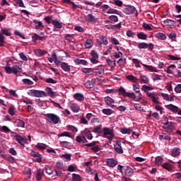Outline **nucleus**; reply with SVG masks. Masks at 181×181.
Here are the masks:
<instances>
[{"mask_svg":"<svg viewBox=\"0 0 181 181\" xmlns=\"http://www.w3.org/2000/svg\"><path fill=\"white\" fill-rule=\"evenodd\" d=\"M4 70L7 74H15L16 76L18 73H22V66L19 63H16L12 67L5 66Z\"/></svg>","mask_w":181,"mask_h":181,"instance_id":"1","label":"nucleus"},{"mask_svg":"<svg viewBox=\"0 0 181 181\" xmlns=\"http://www.w3.org/2000/svg\"><path fill=\"white\" fill-rule=\"evenodd\" d=\"M45 117L48 122H52V124H54V125H57V124L60 122V117L57 116V115L47 113L45 115Z\"/></svg>","mask_w":181,"mask_h":181,"instance_id":"2","label":"nucleus"},{"mask_svg":"<svg viewBox=\"0 0 181 181\" xmlns=\"http://www.w3.org/2000/svg\"><path fill=\"white\" fill-rule=\"evenodd\" d=\"M118 93H119V95H123V97H128L129 98H131L132 100H135L136 98V95H135L134 93L127 92L125 90V88L122 86H121L118 89Z\"/></svg>","mask_w":181,"mask_h":181,"instance_id":"3","label":"nucleus"},{"mask_svg":"<svg viewBox=\"0 0 181 181\" xmlns=\"http://www.w3.org/2000/svg\"><path fill=\"white\" fill-rule=\"evenodd\" d=\"M28 95H30V97H37V98H40L42 97H46L47 94L46 92L43 90H30V92L28 93Z\"/></svg>","mask_w":181,"mask_h":181,"instance_id":"4","label":"nucleus"},{"mask_svg":"<svg viewBox=\"0 0 181 181\" xmlns=\"http://www.w3.org/2000/svg\"><path fill=\"white\" fill-rule=\"evenodd\" d=\"M103 136L112 141V138H114V131L110 128L105 127L103 129Z\"/></svg>","mask_w":181,"mask_h":181,"instance_id":"5","label":"nucleus"},{"mask_svg":"<svg viewBox=\"0 0 181 181\" xmlns=\"http://www.w3.org/2000/svg\"><path fill=\"white\" fill-rule=\"evenodd\" d=\"M147 97L153 103V104H159V97H158V94L155 93H147Z\"/></svg>","mask_w":181,"mask_h":181,"instance_id":"6","label":"nucleus"},{"mask_svg":"<svg viewBox=\"0 0 181 181\" xmlns=\"http://www.w3.org/2000/svg\"><path fill=\"white\" fill-rule=\"evenodd\" d=\"M96 76H104L105 73V68L103 65H99L93 68Z\"/></svg>","mask_w":181,"mask_h":181,"instance_id":"7","label":"nucleus"},{"mask_svg":"<svg viewBox=\"0 0 181 181\" xmlns=\"http://www.w3.org/2000/svg\"><path fill=\"white\" fill-rule=\"evenodd\" d=\"M14 138L22 146H25V144H28V139L23 138L17 134H16Z\"/></svg>","mask_w":181,"mask_h":181,"instance_id":"8","label":"nucleus"},{"mask_svg":"<svg viewBox=\"0 0 181 181\" xmlns=\"http://www.w3.org/2000/svg\"><path fill=\"white\" fill-rule=\"evenodd\" d=\"M123 12L126 15H132V13H135V12H136V8H135L134 6H127L123 9Z\"/></svg>","mask_w":181,"mask_h":181,"instance_id":"9","label":"nucleus"},{"mask_svg":"<svg viewBox=\"0 0 181 181\" xmlns=\"http://www.w3.org/2000/svg\"><path fill=\"white\" fill-rule=\"evenodd\" d=\"M100 40H97V43L99 46H101V45H104V46H107L108 45V40H107V37L104 35H100L99 37Z\"/></svg>","mask_w":181,"mask_h":181,"instance_id":"10","label":"nucleus"},{"mask_svg":"<svg viewBox=\"0 0 181 181\" xmlns=\"http://www.w3.org/2000/svg\"><path fill=\"white\" fill-rule=\"evenodd\" d=\"M125 176L131 177L134 176V169L128 165L124 166Z\"/></svg>","mask_w":181,"mask_h":181,"instance_id":"11","label":"nucleus"},{"mask_svg":"<svg viewBox=\"0 0 181 181\" xmlns=\"http://www.w3.org/2000/svg\"><path fill=\"white\" fill-rule=\"evenodd\" d=\"M30 156H33V158H37L35 161L38 162V163L42 162V155H40L39 152H35V151L31 150Z\"/></svg>","mask_w":181,"mask_h":181,"instance_id":"12","label":"nucleus"},{"mask_svg":"<svg viewBox=\"0 0 181 181\" xmlns=\"http://www.w3.org/2000/svg\"><path fill=\"white\" fill-rule=\"evenodd\" d=\"M106 163L109 168H115L118 165V161L114 158H107Z\"/></svg>","mask_w":181,"mask_h":181,"instance_id":"13","label":"nucleus"},{"mask_svg":"<svg viewBox=\"0 0 181 181\" xmlns=\"http://www.w3.org/2000/svg\"><path fill=\"white\" fill-rule=\"evenodd\" d=\"M52 25H54V32H57V30H59L58 29H62V28H63L62 23L57 20H53Z\"/></svg>","mask_w":181,"mask_h":181,"instance_id":"14","label":"nucleus"},{"mask_svg":"<svg viewBox=\"0 0 181 181\" xmlns=\"http://www.w3.org/2000/svg\"><path fill=\"white\" fill-rule=\"evenodd\" d=\"M175 125L176 124L173 122H168L166 126H163V128L165 129V132H168L170 131H173V128H175Z\"/></svg>","mask_w":181,"mask_h":181,"instance_id":"15","label":"nucleus"},{"mask_svg":"<svg viewBox=\"0 0 181 181\" xmlns=\"http://www.w3.org/2000/svg\"><path fill=\"white\" fill-rule=\"evenodd\" d=\"M105 104H107V105H108V107H110V108H114V107H115V105H114L115 103L114 101V99L111 98L109 96H107L106 98H105Z\"/></svg>","mask_w":181,"mask_h":181,"instance_id":"16","label":"nucleus"},{"mask_svg":"<svg viewBox=\"0 0 181 181\" xmlns=\"http://www.w3.org/2000/svg\"><path fill=\"white\" fill-rule=\"evenodd\" d=\"M115 151L117 153L122 155L124 153V150H122V146H121V142L117 141L116 144H115Z\"/></svg>","mask_w":181,"mask_h":181,"instance_id":"17","label":"nucleus"},{"mask_svg":"<svg viewBox=\"0 0 181 181\" xmlns=\"http://www.w3.org/2000/svg\"><path fill=\"white\" fill-rule=\"evenodd\" d=\"M62 2H64V4H67L68 5L71 6L72 9H74V11L75 9L80 8V6L76 4V3L71 1V0H62Z\"/></svg>","mask_w":181,"mask_h":181,"instance_id":"18","label":"nucleus"},{"mask_svg":"<svg viewBox=\"0 0 181 181\" xmlns=\"http://www.w3.org/2000/svg\"><path fill=\"white\" fill-rule=\"evenodd\" d=\"M180 156V148L177 147H175L174 148H173L171 151V156H173V158H176L177 156Z\"/></svg>","mask_w":181,"mask_h":181,"instance_id":"19","label":"nucleus"},{"mask_svg":"<svg viewBox=\"0 0 181 181\" xmlns=\"http://www.w3.org/2000/svg\"><path fill=\"white\" fill-rule=\"evenodd\" d=\"M81 71L87 74V76H93L94 74V70L91 68H83L81 69Z\"/></svg>","mask_w":181,"mask_h":181,"instance_id":"20","label":"nucleus"},{"mask_svg":"<svg viewBox=\"0 0 181 181\" xmlns=\"http://www.w3.org/2000/svg\"><path fill=\"white\" fill-rule=\"evenodd\" d=\"M61 69H62V70H64V71H66V73L70 72V65H69L66 62L61 63Z\"/></svg>","mask_w":181,"mask_h":181,"instance_id":"21","label":"nucleus"},{"mask_svg":"<svg viewBox=\"0 0 181 181\" xmlns=\"http://www.w3.org/2000/svg\"><path fill=\"white\" fill-rule=\"evenodd\" d=\"M166 108H168V110H170V111H172V112H177L179 111V107L173 104L168 105L166 106Z\"/></svg>","mask_w":181,"mask_h":181,"instance_id":"22","label":"nucleus"},{"mask_svg":"<svg viewBox=\"0 0 181 181\" xmlns=\"http://www.w3.org/2000/svg\"><path fill=\"white\" fill-rule=\"evenodd\" d=\"M35 26V29H40L41 28H45V25H43V23H42V21H39L36 19L33 21Z\"/></svg>","mask_w":181,"mask_h":181,"instance_id":"23","label":"nucleus"},{"mask_svg":"<svg viewBox=\"0 0 181 181\" xmlns=\"http://www.w3.org/2000/svg\"><path fill=\"white\" fill-rule=\"evenodd\" d=\"M164 25H165V26H169L170 28L172 26H175V25H176V23L175 22V21L173 20H170V19H166L163 21Z\"/></svg>","mask_w":181,"mask_h":181,"instance_id":"24","label":"nucleus"},{"mask_svg":"<svg viewBox=\"0 0 181 181\" xmlns=\"http://www.w3.org/2000/svg\"><path fill=\"white\" fill-rule=\"evenodd\" d=\"M127 80H129V81H131V83H136L139 81V79L134 76V75H128L126 76Z\"/></svg>","mask_w":181,"mask_h":181,"instance_id":"25","label":"nucleus"},{"mask_svg":"<svg viewBox=\"0 0 181 181\" xmlns=\"http://www.w3.org/2000/svg\"><path fill=\"white\" fill-rule=\"evenodd\" d=\"M1 156L3 158V159L8 160V162H10L11 163H13V162H15V158L11 156H6L5 154H1Z\"/></svg>","mask_w":181,"mask_h":181,"instance_id":"26","label":"nucleus"},{"mask_svg":"<svg viewBox=\"0 0 181 181\" xmlns=\"http://www.w3.org/2000/svg\"><path fill=\"white\" fill-rule=\"evenodd\" d=\"M142 66L144 67H145V69H146L147 70H148V71H151V72H154V73H158V70H156V69L152 66H149V65H146L145 64H142Z\"/></svg>","mask_w":181,"mask_h":181,"instance_id":"27","label":"nucleus"},{"mask_svg":"<svg viewBox=\"0 0 181 181\" xmlns=\"http://www.w3.org/2000/svg\"><path fill=\"white\" fill-rule=\"evenodd\" d=\"M70 108L72 112H78L80 111V106L77 105V103H73L71 106Z\"/></svg>","mask_w":181,"mask_h":181,"instance_id":"28","label":"nucleus"},{"mask_svg":"<svg viewBox=\"0 0 181 181\" xmlns=\"http://www.w3.org/2000/svg\"><path fill=\"white\" fill-rule=\"evenodd\" d=\"M74 100H77V101H84V95L81 93H76L74 95Z\"/></svg>","mask_w":181,"mask_h":181,"instance_id":"29","label":"nucleus"},{"mask_svg":"<svg viewBox=\"0 0 181 181\" xmlns=\"http://www.w3.org/2000/svg\"><path fill=\"white\" fill-rule=\"evenodd\" d=\"M23 174L26 176L27 179H30V176H32V170L30 168H26L23 171Z\"/></svg>","mask_w":181,"mask_h":181,"instance_id":"30","label":"nucleus"},{"mask_svg":"<svg viewBox=\"0 0 181 181\" xmlns=\"http://www.w3.org/2000/svg\"><path fill=\"white\" fill-rule=\"evenodd\" d=\"M76 142L78 144L83 142V144H86L87 142V139H86V136H77L76 138Z\"/></svg>","mask_w":181,"mask_h":181,"instance_id":"31","label":"nucleus"},{"mask_svg":"<svg viewBox=\"0 0 181 181\" xmlns=\"http://www.w3.org/2000/svg\"><path fill=\"white\" fill-rule=\"evenodd\" d=\"M74 62L76 63V64H82V66H87V61H86L85 59H74Z\"/></svg>","mask_w":181,"mask_h":181,"instance_id":"32","label":"nucleus"},{"mask_svg":"<svg viewBox=\"0 0 181 181\" xmlns=\"http://www.w3.org/2000/svg\"><path fill=\"white\" fill-rule=\"evenodd\" d=\"M107 13L108 14L115 13L116 15H120V16L122 15V12L114 8H109L107 11Z\"/></svg>","mask_w":181,"mask_h":181,"instance_id":"33","label":"nucleus"},{"mask_svg":"<svg viewBox=\"0 0 181 181\" xmlns=\"http://www.w3.org/2000/svg\"><path fill=\"white\" fill-rule=\"evenodd\" d=\"M140 81L144 84H149V78L145 75H141L139 76Z\"/></svg>","mask_w":181,"mask_h":181,"instance_id":"34","label":"nucleus"},{"mask_svg":"<svg viewBox=\"0 0 181 181\" xmlns=\"http://www.w3.org/2000/svg\"><path fill=\"white\" fill-rule=\"evenodd\" d=\"M44 39H45L44 37H41L36 33H34L33 35L32 36V40H33V42H36L37 40L42 41Z\"/></svg>","mask_w":181,"mask_h":181,"instance_id":"35","label":"nucleus"},{"mask_svg":"<svg viewBox=\"0 0 181 181\" xmlns=\"http://www.w3.org/2000/svg\"><path fill=\"white\" fill-rule=\"evenodd\" d=\"M157 39H159L160 40H165L166 35L163 33H158L155 35Z\"/></svg>","mask_w":181,"mask_h":181,"instance_id":"36","label":"nucleus"},{"mask_svg":"<svg viewBox=\"0 0 181 181\" xmlns=\"http://www.w3.org/2000/svg\"><path fill=\"white\" fill-rule=\"evenodd\" d=\"M94 84H95V81L94 80L88 81L85 83V86L88 88H93V87H94Z\"/></svg>","mask_w":181,"mask_h":181,"instance_id":"37","label":"nucleus"},{"mask_svg":"<svg viewBox=\"0 0 181 181\" xmlns=\"http://www.w3.org/2000/svg\"><path fill=\"white\" fill-rule=\"evenodd\" d=\"M84 46L86 49H90V47H93V40L90 39L86 40V41L84 42Z\"/></svg>","mask_w":181,"mask_h":181,"instance_id":"38","label":"nucleus"},{"mask_svg":"<svg viewBox=\"0 0 181 181\" xmlns=\"http://www.w3.org/2000/svg\"><path fill=\"white\" fill-rule=\"evenodd\" d=\"M0 33H1V35H2L3 36H4V35L5 36H11V31L9 30V29H5V28L1 29V30H0Z\"/></svg>","mask_w":181,"mask_h":181,"instance_id":"39","label":"nucleus"},{"mask_svg":"<svg viewBox=\"0 0 181 181\" xmlns=\"http://www.w3.org/2000/svg\"><path fill=\"white\" fill-rule=\"evenodd\" d=\"M142 91H144V93H151V92H149L152 90H153V88L151 87V86H148L146 85H143L142 86V88H141Z\"/></svg>","mask_w":181,"mask_h":181,"instance_id":"40","label":"nucleus"},{"mask_svg":"<svg viewBox=\"0 0 181 181\" xmlns=\"http://www.w3.org/2000/svg\"><path fill=\"white\" fill-rule=\"evenodd\" d=\"M47 144H45L43 143H38L37 144V145L35 146V147L37 148V149H41V151H44V149H46L47 148Z\"/></svg>","mask_w":181,"mask_h":181,"instance_id":"41","label":"nucleus"},{"mask_svg":"<svg viewBox=\"0 0 181 181\" xmlns=\"http://www.w3.org/2000/svg\"><path fill=\"white\" fill-rule=\"evenodd\" d=\"M0 132H4V134H9V132H11V129L6 126H0Z\"/></svg>","mask_w":181,"mask_h":181,"instance_id":"42","label":"nucleus"},{"mask_svg":"<svg viewBox=\"0 0 181 181\" xmlns=\"http://www.w3.org/2000/svg\"><path fill=\"white\" fill-rule=\"evenodd\" d=\"M120 132H121V134H123L124 135H125L127 134L129 135L131 134V132H132V129H127V128H122L120 129Z\"/></svg>","mask_w":181,"mask_h":181,"instance_id":"43","label":"nucleus"},{"mask_svg":"<svg viewBox=\"0 0 181 181\" xmlns=\"http://www.w3.org/2000/svg\"><path fill=\"white\" fill-rule=\"evenodd\" d=\"M34 52L36 56H44V54H46V53H47V52L43 51L42 49H35Z\"/></svg>","mask_w":181,"mask_h":181,"instance_id":"44","label":"nucleus"},{"mask_svg":"<svg viewBox=\"0 0 181 181\" xmlns=\"http://www.w3.org/2000/svg\"><path fill=\"white\" fill-rule=\"evenodd\" d=\"M110 42L112 43V45H115V46H117V45H119V41L113 37H111L109 38Z\"/></svg>","mask_w":181,"mask_h":181,"instance_id":"45","label":"nucleus"},{"mask_svg":"<svg viewBox=\"0 0 181 181\" xmlns=\"http://www.w3.org/2000/svg\"><path fill=\"white\" fill-rule=\"evenodd\" d=\"M106 62H107L108 66H110V67L111 69H114V67H115V65H116L115 60L112 61V60L108 59L106 60Z\"/></svg>","mask_w":181,"mask_h":181,"instance_id":"46","label":"nucleus"},{"mask_svg":"<svg viewBox=\"0 0 181 181\" xmlns=\"http://www.w3.org/2000/svg\"><path fill=\"white\" fill-rule=\"evenodd\" d=\"M43 176V171H41L40 169L37 170L36 174V180L40 181L42 180V177Z\"/></svg>","mask_w":181,"mask_h":181,"instance_id":"47","label":"nucleus"},{"mask_svg":"<svg viewBox=\"0 0 181 181\" xmlns=\"http://www.w3.org/2000/svg\"><path fill=\"white\" fill-rule=\"evenodd\" d=\"M103 127V125L99 124L98 126H95L93 127V131L95 133V134H100L101 132V128Z\"/></svg>","mask_w":181,"mask_h":181,"instance_id":"48","label":"nucleus"},{"mask_svg":"<svg viewBox=\"0 0 181 181\" xmlns=\"http://www.w3.org/2000/svg\"><path fill=\"white\" fill-rule=\"evenodd\" d=\"M137 37H139L141 40H146L148 35L146 34H144V33H139L137 34Z\"/></svg>","mask_w":181,"mask_h":181,"instance_id":"49","label":"nucleus"},{"mask_svg":"<svg viewBox=\"0 0 181 181\" xmlns=\"http://www.w3.org/2000/svg\"><path fill=\"white\" fill-rule=\"evenodd\" d=\"M87 21L88 22H95L96 19L95 17L93 16V14L89 13L87 16Z\"/></svg>","mask_w":181,"mask_h":181,"instance_id":"50","label":"nucleus"},{"mask_svg":"<svg viewBox=\"0 0 181 181\" xmlns=\"http://www.w3.org/2000/svg\"><path fill=\"white\" fill-rule=\"evenodd\" d=\"M156 165H162V163H163V158H162V156H157L156 158Z\"/></svg>","mask_w":181,"mask_h":181,"instance_id":"51","label":"nucleus"},{"mask_svg":"<svg viewBox=\"0 0 181 181\" xmlns=\"http://www.w3.org/2000/svg\"><path fill=\"white\" fill-rule=\"evenodd\" d=\"M57 136L59 137L66 136L68 138H71V134H70V132H64L63 133L59 134Z\"/></svg>","mask_w":181,"mask_h":181,"instance_id":"52","label":"nucleus"},{"mask_svg":"<svg viewBox=\"0 0 181 181\" xmlns=\"http://www.w3.org/2000/svg\"><path fill=\"white\" fill-rule=\"evenodd\" d=\"M163 168L168 170L169 172L172 171V165L168 163H165L163 164Z\"/></svg>","mask_w":181,"mask_h":181,"instance_id":"53","label":"nucleus"},{"mask_svg":"<svg viewBox=\"0 0 181 181\" xmlns=\"http://www.w3.org/2000/svg\"><path fill=\"white\" fill-rule=\"evenodd\" d=\"M126 63H127V59H125V58H120L117 61V64L119 66H124V64H126Z\"/></svg>","mask_w":181,"mask_h":181,"instance_id":"54","label":"nucleus"},{"mask_svg":"<svg viewBox=\"0 0 181 181\" xmlns=\"http://www.w3.org/2000/svg\"><path fill=\"white\" fill-rule=\"evenodd\" d=\"M72 180L73 181H81V177L78 174H72Z\"/></svg>","mask_w":181,"mask_h":181,"instance_id":"55","label":"nucleus"},{"mask_svg":"<svg viewBox=\"0 0 181 181\" xmlns=\"http://www.w3.org/2000/svg\"><path fill=\"white\" fill-rule=\"evenodd\" d=\"M16 5L20 6V8H25V4H23V1L22 0H13Z\"/></svg>","mask_w":181,"mask_h":181,"instance_id":"56","label":"nucleus"},{"mask_svg":"<svg viewBox=\"0 0 181 181\" xmlns=\"http://www.w3.org/2000/svg\"><path fill=\"white\" fill-rule=\"evenodd\" d=\"M61 158L66 160H71V155H70L69 153L62 155Z\"/></svg>","mask_w":181,"mask_h":181,"instance_id":"57","label":"nucleus"},{"mask_svg":"<svg viewBox=\"0 0 181 181\" xmlns=\"http://www.w3.org/2000/svg\"><path fill=\"white\" fill-rule=\"evenodd\" d=\"M103 114H105V115H111L112 114V110L111 109H103L102 110Z\"/></svg>","mask_w":181,"mask_h":181,"instance_id":"58","label":"nucleus"},{"mask_svg":"<svg viewBox=\"0 0 181 181\" xmlns=\"http://www.w3.org/2000/svg\"><path fill=\"white\" fill-rule=\"evenodd\" d=\"M139 49H148V43L146 42H140L138 45Z\"/></svg>","mask_w":181,"mask_h":181,"instance_id":"59","label":"nucleus"},{"mask_svg":"<svg viewBox=\"0 0 181 181\" xmlns=\"http://www.w3.org/2000/svg\"><path fill=\"white\" fill-rule=\"evenodd\" d=\"M160 139H165V141H170V136L167 135L166 134H164L163 135L159 136Z\"/></svg>","mask_w":181,"mask_h":181,"instance_id":"60","label":"nucleus"},{"mask_svg":"<svg viewBox=\"0 0 181 181\" xmlns=\"http://www.w3.org/2000/svg\"><path fill=\"white\" fill-rule=\"evenodd\" d=\"M60 146L64 148H70V143L69 141H60Z\"/></svg>","mask_w":181,"mask_h":181,"instance_id":"61","label":"nucleus"},{"mask_svg":"<svg viewBox=\"0 0 181 181\" xmlns=\"http://www.w3.org/2000/svg\"><path fill=\"white\" fill-rule=\"evenodd\" d=\"M112 4L117 5V6H122V1L121 0H111Z\"/></svg>","mask_w":181,"mask_h":181,"instance_id":"62","label":"nucleus"},{"mask_svg":"<svg viewBox=\"0 0 181 181\" xmlns=\"http://www.w3.org/2000/svg\"><path fill=\"white\" fill-rule=\"evenodd\" d=\"M109 19L110 21H111L112 22H118L119 19H118V16H115V15H111L109 16Z\"/></svg>","mask_w":181,"mask_h":181,"instance_id":"63","label":"nucleus"},{"mask_svg":"<svg viewBox=\"0 0 181 181\" xmlns=\"http://www.w3.org/2000/svg\"><path fill=\"white\" fill-rule=\"evenodd\" d=\"M175 91L177 94H180L181 93V84H177L175 88Z\"/></svg>","mask_w":181,"mask_h":181,"instance_id":"64","label":"nucleus"}]
</instances>
